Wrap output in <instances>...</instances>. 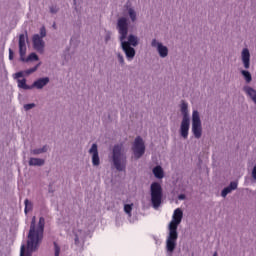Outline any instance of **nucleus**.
Masks as SVG:
<instances>
[{"label":"nucleus","instance_id":"1","mask_svg":"<svg viewBox=\"0 0 256 256\" xmlns=\"http://www.w3.org/2000/svg\"><path fill=\"white\" fill-rule=\"evenodd\" d=\"M182 219L183 210H181V208L175 209L172 216V221L169 223V235L166 240V248L169 253H173V251H175V247H177V239H179L177 228L179 225H181Z\"/></svg>","mask_w":256,"mask_h":256},{"label":"nucleus","instance_id":"2","mask_svg":"<svg viewBox=\"0 0 256 256\" xmlns=\"http://www.w3.org/2000/svg\"><path fill=\"white\" fill-rule=\"evenodd\" d=\"M117 29L120 34V41L122 43V49L128 59H133L135 57V48L129 46L127 41V33H129V24L127 23V18L121 17L118 19Z\"/></svg>","mask_w":256,"mask_h":256},{"label":"nucleus","instance_id":"3","mask_svg":"<svg viewBox=\"0 0 256 256\" xmlns=\"http://www.w3.org/2000/svg\"><path fill=\"white\" fill-rule=\"evenodd\" d=\"M112 161L117 171H125L127 156L123 154V144H117L113 147Z\"/></svg>","mask_w":256,"mask_h":256},{"label":"nucleus","instance_id":"4","mask_svg":"<svg viewBox=\"0 0 256 256\" xmlns=\"http://www.w3.org/2000/svg\"><path fill=\"white\" fill-rule=\"evenodd\" d=\"M151 203L155 209L161 207L163 201V188L159 182H154L150 186Z\"/></svg>","mask_w":256,"mask_h":256},{"label":"nucleus","instance_id":"5","mask_svg":"<svg viewBox=\"0 0 256 256\" xmlns=\"http://www.w3.org/2000/svg\"><path fill=\"white\" fill-rule=\"evenodd\" d=\"M19 53L21 61H39V56L35 53L29 54L27 59H25V55L27 53V45L25 44V34H20L19 36Z\"/></svg>","mask_w":256,"mask_h":256},{"label":"nucleus","instance_id":"6","mask_svg":"<svg viewBox=\"0 0 256 256\" xmlns=\"http://www.w3.org/2000/svg\"><path fill=\"white\" fill-rule=\"evenodd\" d=\"M192 133L196 139H201L203 135V128L201 126V117L199 112L194 110L192 113Z\"/></svg>","mask_w":256,"mask_h":256},{"label":"nucleus","instance_id":"7","mask_svg":"<svg viewBox=\"0 0 256 256\" xmlns=\"http://www.w3.org/2000/svg\"><path fill=\"white\" fill-rule=\"evenodd\" d=\"M132 151L134 153L135 159H141L145 155V142L141 136L135 138L132 145Z\"/></svg>","mask_w":256,"mask_h":256},{"label":"nucleus","instance_id":"8","mask_svg":"<svg viewBox=\"0 0 256 256\" xmlns=\"http://www.w3.org/2000/svg\"><path fill=\"white\" fill-rule=\"evenodd\" d=\"M43 231H45V218L40 217L38 227L36 229V236L34 240V249L39 247V243L43 240Z\"/></svg>","mask_w":256,"mask_h":256},{"label":"nucleus","instance_id":"9","mask_svg":"<svg viewBox=\"0 0 256 256\" xmlns=\"http://www.w3.org/2000/svg\"><path fill=\"white\" fill-rule=\"evenodd\" d=\"M37 230L35 229V217L32 218L30 230L28 234V248L35 249V237Z\"/></svg>","mask_w":256,"mask_h":256},{"label":"nucleus","instance_id":"10","mask_svg":"<svg viewBox=\"0 0 256 256\" xmlns=\"http://www.w3.org/2000/svg\"><path fill=\"white\" fill-rule=\"evenodd\" d=\"M32 43L35 51H37L38 53H43L45 49V41H43V38H41L39 34H35L32 37Z\"/></svg>","mask_w":256,"mask_h":256},{"label":"nucleus","instance_id":"11","mask_svg":"<svg viewBox=\"0 0 256 256\" xmlns=\"http://www.w3.org/2000/svg\"><path fill=\"white\" fill-rule=\"evenodd\" d=\"M151 45H152V47H157V51H158L160 57L165 58V57H167V55H169V49L167 48V46H164L163 44L157 42L156 39L152 40Z\"/></svg>","mask_w":256,"mask_h":256},{"label":"nucleus","instance_id":"12","mask_svg":"<svg viewBox=\"0 0 256 256\" xmlns=\"http://www.w3.org/2000/svg\"><path fill=\"white\" fill-rule=\"evenodd\" d=\"M189 127H190V120L189 118H183L181 125H180V135L183 139H187L189 137Z\"/></svg>","mask_w":256,"mask_h":256},{"label":"nucleus","instance_id":"13","mask_svg":"<svg viewBox=\"0 0 256 256\" xmlns=\"http://www.w3.org/2000/svg\"><path fill=\"white\" fill-rule=\"evenodd\" d=\"M89 153L92 154V165L95 167L99 166L101 161L99 159V151L97 150V144H93L89 150Z\"/></svg>","mask_w":256,"mask_h":256},{"label":"nucleus","instance_id":"14","mask_svg":"<svg viewBox=\"0 0 256 256\" xmlns=\"http://www.w3.org/2000/svg\"><path fill=\"white\" fill-rule=\"evenodd\" d=\"M242 63L244 68L249 69L251 67V54L249 53V49L244 48L242 50Z\"/></svg>","mask_w":256,"mask_h":256},{"label":"nucleus","instance_id":"15","mask_svg":"<svg viewBox=\"0 0 256 256\" xmlns=\"http://www.w3.org/2000/svg\"><path fill=\"white\" fill-rule=\"evenodd\" d=\"M37 69H39V64L34 66L33 68L28 69V70L17 72L15 74V79L24 77V75H31V73H35V71H37Z\"/></svg>","mask_w":256,"mask_h":256},{"label":"nucleus","instance_id":"16","mask_svg":"<svg viewBox=\"0 0 256 256\" xmlns=\"http://www.w3.org/2000/svg\"><path fill=\"white\" fill-rule=\"evenodd\" d=\"M47 83H49L48 77L40 78L33 83L32 89H33V87H36V89H43L45 87V85H47Z\"/></svg>","mask_w":256,"mask_h":256},{"label":"nucleus","instance_id":"17","mask_svg":"<svg viewBox=\"0 0 256 256\" xmlns=\"http://www.w3.org/2000/svg\"><path fill=\"white\" fill-rule=\"evenodd\" d=\"M244 91L246 95H248V97H250L252 101H254V103L256 104V90L253 89L252 87L245 86Z\"/></svg>","mask_w":256,"mask_h":256},{"label":"nucleus","instance_id":"18","mask_svg":"<svg viewBox=\"0 0 256 256\" xmlns=\"http://www.w3.org/2000/svg\"><path fill=\"white\" fill-rule=\"evenodd\" d=\"M152 171L156 179H163L165 177V172H163V168L161 166L154 167Z\"/></svg>","mask_w":256,"mask_h":256},{"label":"nucleus","instance_id":"19","mask_svg":"<svg viewBox=\"0 0 256 256\" xmlns=\"http://www.w3.org/2000/svg\"><path fill=\"white\" fill-rule=\"evenodd\" d=\"M38 247L34 248V249H30L29 244L27 243V249L28 250L25 251V245H22L21 249H20V256H32L33 251H37Z\"/></svg>","mask_w":256,"mask_h":256},{"label":"nucleus","instance_id":"20","mask_svg":"<svg viewBox=\"0 0 256 256\" xmlns=\"http://www.w3.org/2000/svg\"><path fill=\"white\" fill-rule=\"evenodd\" d=\"M29 165L34 167H41L42 165H45V160L41 158H30Z\"/></svg>","mask_w":256,"mask_h":256},{"label":"nucleus","instance_id":"21","mask_svg":"<svg viewBox=\"0 0 256 256\" xmlns=\"http://www.w3.org/2000/svg\"><path fill=\"white\" fill-rule=\"evenodd\" d=\"M181 113L183 115V119H189V110H188V105L185 103V101H182L181 104Z\"/></svg>","mask_w":256,"mask_h":256},{"label":"nucleus","instance_id":"22","mask_svg":"<svg viewBox=\"0 0 256 256\" xmlns=\"http://www.w3.org/2000/svg\"><path fill=\"white\" fill-rule=\"evenodd\" d=\"M18 87L20 89H25V90L33 89V86L27 85V80L25 78H23L22 80L18 79Z\"/></svg>","mask_w":256,"mask_h":256},{"label":"nucleus","instance_id":"23","mask_svg":"<svg viewBox=\"0 0 256 256\" xmlns=\"http://www.w3.org/2000/svg\"><path fill=\"white\" fill-rule=\"evenodd\" d=\"M126 43H129V47H137L138 45V40L137 37L135 35H129L128 36V41Z\"/></svg>","mask_w":256,"mask_h":256},{"label":"nucleus","instance_id":"24","mask_svg":"<svg viewBox=\"0 0 256 256\" xmlns=\"http://www.w3.org/2000/svg\"><path fill=\"white\" fill-rule=\"evenodd\" d=\"M24 204H25V208H24L25 213H29V211H33V203L29 201V199H26L24 201Z\"/></svg>","mask_w":256,"mask_h":256},{"label":"nucleus","instance_id":"25","mask_svg":"<svg viewBox=\"0 0 256 256\" xmlns=\"http://www.w3.org/2000/svg\"><path fill=\"white\" fill-rule=\"evenodd\" d=\"M241 74L243 75L246 83H251V81L253 80V78L251 77V73L249 71L246 70H242Z\"/></svg>","mask_w":256,"mask_h":256},{"label":"nucleus","instance_id":"26","mask_svg":"<svg viewBox=\"0 0 256 256\" xmlns=\"http://www.w3.org/2000/svg\"><path fill=\"white\" fill-rule=\"evenodd\" d=\"M47 146H43L42 148L32 150L33 155H41V153H47Z\"/></svg>","mask_w":256,"mask_h":256},{"label":"nucleus","instance_id":"27","mask_svg":"<svg viewBox=\"0 0 256 256\" xmlns=\"http://www.w3.org/2000/svg\"><path fill=\"white\" fill-rule=\"evenodd\" d=\"M129 17L131 21L134 23V21H137V13L133 8L128 9Z\"/></svg>","mask_w":256,"mask_h":256},{"label":"nucleus","instance_id":"28","mask_svg":"<svg viewBox=\"0 0 256 256\" xmlns=\"http://www.w3.org/2000/svg\"><path fill=\"white\" fill-rule=\"evenodd\" d=\"M131 211H133V204H126L124 206V212L131 217Z\"/></svg>","mask_w":256,"mask_h":256},{"label":"nucleus","instance_id":"29","mask_svg":"<svg viewBox=\"0 0 256 256\" xmlns=\"http://www.w3.org/2000/svg\"><path fill=\"white\" fill-rule=\"evenodd\" d=\"M53 245H54V256H59L61 254V247L59 246V244H57V242H54Z\"/></svg>","mask_w":256,"mask_h":256},{"label":"nucleus","instance_id":"30","mask_svg":"<svg viewBox=\"0 0 256 256\" xmlns=\"http://www.w3.org/2000/svg\"><path fill=\"white\" fill-rule=\"evenodd\" d=\"M231 191H233V190L228 186V187H226V188H224V189L222 190L221 195H222L223 197H227V195H229V193H231Z\"/></svg>","mask_w":256,"mask_h":256},{"label":"nucleus","instance_id":"31","mask_svg":"<svg viewBox=\"0 0 256 256\" xmlns=\"http://www.w3.org/2000/svg\"><path fill=\"white\" fill-rule=\"evenodd\" d=\"M40 37L41 39H43L44 37H47V30L45 29V27H41L40 29Z\"/></svg>","mask_w":256,"mask_h":256},{"label":"nucleus","instance_id":"32","mask_svg":"<svg viewBox=\"0 0 256 256\" xmlns=\"http://www.w3.org/2000/svg\"><path fill=\"white\" fill-rule=\"evenodd\" d=\"M35 107V103L25 104L24 109L25 111H30V109H33Z\"/></svg>","mask_w":256,"mask_h":256},{"label":"nucleus","instance_id":"33","mask_svg":"<svg viewBox=\"0 0 256 256\" xmlns=\"http://www.w3.org/2000/svg\"><path fill=\"white\" fill-rule=\"evenodd\" d=\"M232 191H235L237 189V182H231L228 186Z\"/></svg>","mask_w":256,"mask_h":256},{"label":"nucleus","instance_id":"34","mask_svg":"<svg viewBox=\"0 0 256 256\" xmlns=\"http://www.w3.org/2000/svg\"><path fill=\"white\" fill-rule=\"evenodd\" d=\"M118 61H119V63H121V65H123V63H125V59L123 58V55L118 54Z\"/></svg>","mask_w":256,"mask_h":256},{"label":"nucleus","instance_id":"35","mask_svg":"<svg viewBox=\"0 0 256 256\" xmlns=\"http://www.w3.org/2000/svg\"><path fill=\"white\" fill-rule=\"evenodd\" d=\"M58 11H59V8H57V6H51L50 7V12L57 13Z\"/></svg>","mask_w":256,"mask_h":256},{"label":"nucleus","instance_id":"36","mask_svg":"<svg viewBox=\"0 0 256 256\" xmlns=\"http://www.w3.org/2000/svg\"><path fill=\"white\" fill-rule=\"evenodd\" d=\"M13 50L12 49H9V59L10 61H13Z\"/></svg>","mask_w":256,"mask_h":256},{"label":"nucleus","instance_id":"37","mask_svg":"<svg viewBox=\"0 0 256 256\" xmlns=\"http://www.w3.org/2000/svg\"><path fill=\"white\" fill-rule=\"evenodd\" d=\"M252 177H253V179L256 180V165L254 166V168L252 170Z\"/></svg>","mask_w":256,"mask_h":256},{"label":"nucleus","instance_id":"38","mask_svg":"<svg viewBox=\"0 0 256 256\" xmlns=\"http://www.w3.org/2000/svg\"><path fill=\"white\" fill-rule=\"evenodd\" d=\"M179 199H185V195H180Z\"/></svg>","mask_w":256,"mask_h":256},{"label":"nucleus","instance_id":"39","mask_svg":"<svg viewBox=\"0 0 256 256\" xmlns=\"http://www.w3.org/2000/svg\"><path fill=\"white\" fill-rule=\"evenodd\" d=\"M77 241H79V236H76L75 238V243H77Z\"/></svg>","mask_w":256,"mask_h":256},{"label":"nucleus","instance_id":"40","mask_svg":"<svg viewBox=\"0 0 256 256\" xmlns=\"http://www.w3.org/2000/svg\"><path fill=\"white\" fill-rule=\"evenodd\" d=\"M213 256H217V252H215V253L213 254Z\"/></svg>","mask_w":256,"mask_h":256},{"label":"nucleus","instance_id":"41","mask_svg":"<svg viewBox=\"0 0 256 256\" xmlns=\"http://www.w3.org/2000/svg\"><path fill=\"white\" fill-rule=\"evenodd\" d=\"M75 1H77V0H74V3H75Z\"/></svg>","mask_w":256,"mask_h":256}]
</instances>
